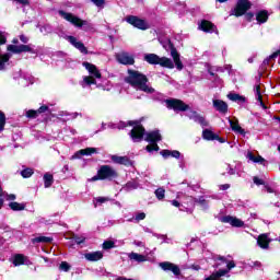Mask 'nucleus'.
I'll return each mask as SVG.
<instances>
[{
    "instance_id": "obj_1",
    "label": "nucleus",
    "mask_w": 280,
    "mask_h": 280,
    "mask_svg": "<svg viewBox=\"0 0 280 280\" xmlns=\"http://www.w3.org/2000/svg\"><path fill=\"white\" fill-rule=\"evenodd\" d=\"M128 74L126 82L131 84L133 89H137V91H143L144 93H154V89L148 86V78L144 74L135 70H128Z\"/></svg>"
},
{
    "instance_id": "obj_2",
    "label": "nucleus",
    "mask_w": 280,
    "mask_h": 280,
    "mask_svg": "<svg viewBox=\"0 0 280 280\" xmlns=\"http://www.w3.org/2000/svg\"><path fill=\"white\" fill-rule=\"evenodd\" d=\"M83 67L90 73L89 77H83V81L81 82V86L85 89L86 86H91V84H96L95 78L100 80V78H102V73L93 63L83 62Z\"/></svg>"
},
{
    "instance_id": "obj_3",
    "label": "nucleus",
    "mask_w": 280,
    "mask_h": 280,
    "mask_svg": "<svg viewBox=\"0 0 280 280\" xmlns=\"http://www.w3.org/2000/svg\"><path fill=\"white\" fill-rule=\"evenodd\" d=\"M59 15L61 19H65V21H68V23H71V25H73L74 27H83V30H85V32H89V30H91V27H93L91 25V23H89V21L82 20V19L78 18L77 15H73V13L59 11Z\"/></svg>"
},
{
    "instance_id": "obj_4",
    "label": "nucleus",
    "mask_w": 280,
    "mask_h": 280,
    "mask_svg": "<svg viewBox=\"0 0 280 280\" xmlns=\"http://www.w3.org/2000/svg\"><path fill=\"white\" fill-rule=\"evenodd\" d=\"M144 60L149 65H160V67H165L166 69H174V61L167 57H159L156 54L144 55Z\"/></svg>"
},
{
    "instance_id": "obj_5",
    "label": "nucleus",
    "mask_w": 280,
    "mask_h": 280,
    "mask_svg": "<svg viewBox=\"0 0 280 280\" xmlns=\"http://www.w3.org/2000/svg\"><path fill=\"white\" fill-rule=\"evenodd\" d=\"M110 178H117V171H115V168H113V166L103 165L98 170L97 175L92 177L91 180H93V182H95V180H106V179H110Z\"/></svg>"
},
{
    "instance_id": "obj_6",
    "label": "nucleus",
    "mask_w": 280,
    "mask_h": 280,
    "mask_svg": "<svg viewBox=\"0 0 280 280\" xmlns=\"http://www.w3.org/2000/svg\"><path fill=\"white\" fill-rule=\"evenodd\" d=\"M145 141H148L150 144L147 145L145 150L147 152H159V141H161V133L159 130L151 131L147 133Z\"/></svg>"
},
{
    "instance_id": "obj_7",
    "label": "nucleus",
    "mask_w": 280,
    "mask_h": 280,
    "mask_svg": "<svg viewBox=\"0 0 280 280\" xmlns=\"http://www.w3.org/2000/svg\"><path fill=\"white\" fill-rule=\"evenodd\" d=\"M128 126H135L130 132L132 141H141V139H143V136L145 135V129L143 128V126L139 125V121H129Z\"/></svg>"
},
{
    "instance_id": "obj_8",
    "label": "nucleus",
    "mask_w": 280,
    "mask_h": 280,
    "mask_svg": "<svg viewBox=\"0 0 280 280\" xmlns=\"http://www.w3.org/2000/svg\"><path fill=\"white\" fill-rule=\"evenodd\" d=\"M127 23H129V25H132L133 27H137L138 30H150V23H148L145 20L140 19L138 16L135 15H129L126 18Z\"/></svg>"
},
{
    "instance_id": "obj_9",
    "label": "nucleus",
    "mask_w": 280,
    "mask_h": 280,
    "mask_svg": "<svg viewBox=\"0 0 280 280\" xmlns=\"http://www.w3.org/2000/svg\"><path fill=\"white\" fill-rule=\"evenodd\" d=\"M250 10V2L248 0H238L235 9L233 10L234 16H244Z\"/></svg>"
},
{
    "instance_id": "obj_10",
    "label": "nucleus",
    "mask_w": 280,
    "mask_h": 280,
    "mask_svg": "<svg viewBox=\"0 0 280 280\" xmlns=\"http://www.w3.org/2000/svg\"><path fill=\"white\" fill-rule=\"evenodd\" d=\"M186 116L192 119L195 124H199L201 128H208L209 126V121H207V119L196 110H188Z\"/></svg>"
},
{
    "instance_id": "obj_11",
    "label": "nucleus",
    "mask_w": 280,
    "mask_h": 280,
    "mask_svg": "<svg viewBox=\"0 0 280 280\" xmlns=\"http://www.w3.org/2000/svg\"><path fill=\"white\" fill-rule=\"evenodd\" d=\"M165 104L167 106V108H173V110H189V105L185 104L183 101L180 100H166Z\"/></svg>"
},
{
    "instance_id": "obj_12",
    "label": "nucleus",
    "mask_w": 280,
    "mask_h": 280,
    "mask_svg": "<svg viewBox=\"0 0 280 280\" xmlns=\"http://www.w3.org/2000/svg\"><path fill=\"white\" fill-rule=\"evenodd\" d=\"M160 268H162V270L164 271H171L173 272V275H175L176 277H178V275H180V268L177 265H174L170 261H164V262H160Z\"/></svg>"
},
{
    "instance_id": "obj_13",
    "label": "nucleus",
    "mask_w": 280,
    "mask_h": 280,
    "mask_svg": "<svg viewBox=\"0 0 280 280\" xmlns=\"http://www.w3.org/2000/svg\"><path fill=\"white\" fill-rule=\"evenodd\" d=\"M116 59L120 62V65H135V57L128 52L117 54Z\"/></svg>"
},
{
    "instance_id": "obj_14",
    "label": "nucleus",
    "mask_w": 280,
    "mask_h": 280,
    "mask_svg": "<svg viewBox=\"0 0 280 280\" xmlns=\"http://www.w3.org/2000/svg\"><path fill=\"white\" fill-rule=\"evenodd\" d=\"M221 222H224L225 224H231V226H236L237 229H242V226H244V221L231 215L223 217L221 219Z\"/></svg>"
},
{
    "instance_id": "obj_15",
    "label": "nucleus",
    "mask_w": 280,
    "mask_h": 280,
    "mask_svg": "<svg viewBox=\"0 0 280 280\" xmlns=\"http://www.w3.org/2000/svg\"><path fill=\"white\" fill-rule=\"evenodd\" d=\"M96 152H97L96 148H85V149L79 150L71 156V161L75 159H80L81 156H91V154H95Z\"/></svg>"
},
{
    "instance_id": "obj_16",
    "label": "nucleus",
    "mask_w": 280,
    "mask_h": 280,
    "mask_svg": "<svg viewBox=\"0 0 280 280\" xmlns=\"http://www.w3.org/2000/svg\"><path fill=\"white\" fill-rule=\"evenodd\" d=\"M212 104L213 108H215L218 113H221L222 115H226V113H229V105L226 104V102L222 100H213Z\"/></svg>"
},
{
    "instance_id": "obj_17",
    "label": "nucleus",
    "mask_w": 280,
    "mask_h": 280,
    "mask_svg": "<svg viewBox=\"0 0 280 280\" xmlns=\"http://www.w3.org/2000/svg\"><path fill=\"white\" fill-rule=\"evenodd\" d=\"M67 40L72 44L75 49H79L81 54H89V50L84 47V44L82 42H78V38H75L74 36H68Z\"/></svg>"
},
{
    "instance_id": "obj_18",
    "label": "nucleus",
    "mask_w": 280,
    "mask_h": 280,
    "mask_svg": "<svg viewBox=\"0 0 280 280\" xmlns=\"http://www.w3.org/2000/svg\"><path fill=\"white\" fill-rule=\"evenodd\" d=\"M270 237H268V234H260L257 238V245L262 248L264 250H268L270 247Z\"/></svg>"
},
{
    "instance_id": "obj_19",
    "label": "nucleus",
    "mask_w": 280,
    "mask_h": 280,
    "mask_svg": "<svg viewBox=\"0 0 280 280\" xmlns=\"http://www.w3.org/2000/svg\"><path fill=\"white\" fill-rule=\"evenodd\" d=\"M230 127L232 128L233 132H236L237 135H246V131L240 126V120L237 118H229Z\"/></svg>"
},
{
    "instance_id": "obj_20",
    "label": "nucleus",
    "mask_w": 280,
    "mask_h": 280,
    "mask_svg": "<svg viewBox=\"0 0 280 280\" xmlns=\"http://www.w3.org/2000/svg\"><path fill=\"white\" fill-rule=\"evenodd\" d=\"M110 159L113 163H116L117 165H132L129 156L112 155Z\"/></svg>"
},
{
    "instance_id": "obj_21",
    "label": "nucleus",
    "mask_w": 280,
    "mask_h": 280,
    "mask_svg": "<svg viewBox=\"0 0 280 280\" xmlns=\"http://www.w3.org/2000/svg\"><path fill=\"white\" fill-rule=\"evenodd\" d=\"M48 108L49 107H47V105H43L37 110L30 109L26 112V117H28L30 119H36V117H38V115H40L42 113H46V110H48Z\"/></svg>"
},
{
    "instance_id": "obj_22",
    "label": "nucleus",
    "mask_w": 280,
    "mask_h": 280,
    "mask_svg": "<svg viewBox=\"0 0 280 280\" xmlns=\"http://www.w3.org/2000/svg\"><path fill=\"white\" fill-rule=\"evenodd\" d=\"M11 58H12V55L8 52L0 55V71H5L8 69Z\"/></svg>"
},
{
    "instance_id": "obj_23",
    "label": "nucleus",
    "mask_w": 280,
    "mask_h": 280,
    "mask_svg": "<svg viewBox=\"0 0 280 280\" xmlns=\"http://www.w3.org/2000/svg\"><path fill=\"white\" fill-rule=\"evenodd\" d=\"M171 56L174 60L176 69H178V71H183V62L180 61V55H178V51H176V49L173 48L171 50Z\"/></svg>"
},
{
    "instance_id": "obj_24",
    "label": "nucleus",
    "mask_w": 280,
    "mask_h": 280,
    "mask_svg": "<svg viewBox=\"0 0 280 280\" xmlns=\"http://www.w3.org/2000/svg\"><path fill=\"white\" fill-rule=\"evenodd\" d=\"M88 261H100L104 257L102 252H92L84 255Z\"/></svg>"
},
{
    "instance_id": "obj_25",
    "label": "nucleus",
    "mask_w": 280,
    "mask_h": 280,
    "mask_svg": "<svg viewBox=\"0 0 280 280\" xmlns=\"http://www.w3.org/2000/svg\"><path fill=\"white\" fill-rule=\"evenodd\" d=\"M246 159H248L253 163H259L260 165H266V159L261 158V155H255L253 154V152H247Z\"/></svg>"
},
{
    "instance_id": "obj_26",
    "label": "nucleus",
    "mask_w": 280,
    "mask_h": 280,
    "mask_svg": "<svg viewBox=\"0 0 280 280\" xmlns=\"http://www.w3.org/2000/svg\"><path fill=\"white\" fill-rule=\"evenodd\" d=\"M199 30L212 33L215 32V26L211 22L203 20L199 25Z\"/></svg>"
},
{
    "instance_id": "obj_27",
    "label": "nucleus",
    "mask_w": 280,
    "mask_h": 280,
    "mask_svg": "<svg viewBox=\"0 0 280 280\" xmlns=\"http://www.w3.org/2000/svg\"><path fill=\"white\" fill-rule=\"evenodd\" d=\"M254 92L256 95V100H257V102H259L260 106L265 109L268 108V107H266V104H264V98L261 96V85H259V84L255 85Z\"/></svg>"
},
{
    "instance_id": "obj_28",
    "label": "nucleus",
    "mask_w": 280,
    "mask_h": 280,
    "mask_svg": "<svg viewBox=\"0 0 280 280\" xmlns=\"http://www.w3.org/2000/svg\"><path fill=\"white\" fill-rule=\"evenodd\" d=\"M51 242H54V238L49 236H37L32 238L33 244H51Z\"/></svg>"
},
{
    "instance_id": "obj_29",
    "label": "nucleus",
    "mask_w": 280,
    "mask_h": 280,
    "mask_svg": "<svg viewBox=\"0 0 280 280\" xmlns=\"http://www.w3.org/2000/svg\"><path fill=\"white\" fill-rule=\"evenodd\" d=\"M129 259H131L133 261H138V264L148 261V257H145L144 255L138 254V253H130Z\"/></svg>"
},
{
    "instance_id": "obj_30",
    "label": "nucleus",
    "mask_w": 280,
    "mask_h": 280,
    "mask_svg": "<svg viewBox=\"0 0 280 280\" xmlns=\"http://www.w3.org/2000/svg\"><path fill=\"white\" fill-rule=\"evenodd\" d=\"M202 137L206 141H215V139H218V135L213 133V131L209 129H205L202 131Z\"/></svg>"
},
{
    "instance_id": "obj_31",
    "label": "nucleus",
    "mask_w": 280,
    "mask_h": 280,
    "mask_svg": "<svg viewBox=\"0 0 280 280\" xmlns=\"http://www.w3.org/2000/svg\"><path fill=\"white\" fill-rule=\"evenodd\" d=\"M229 100H231V102H237V104H244V102H246V98L240 94H235V93H230L228 94Z\"/></svg>"
},
{
    "instance_id": "obj_32",
    "label": "nucleus",
    "mask_w": 280,
    "mask_h": 280,
    "mask_svg": "<svg viewBox=\"0 0 280 280\" xmlns=\"http://www.w3.org/2000/svg\"><path fill=\"white\" fill-rule=\"evenodd\" d=\"M229 270H219L213 272L210 277L206 278L205 280H221L220 277H224V275H228Z\"/></svg>"
},
{
    "instance_id": "obj_33",
    "label": "nucleus",
    "mask_w": 280,
    "mask_h": 280,
    "mask_svg": "<svg viewBox=\"0 0 280 280\" xmlns=\"http://www.w3.org/2000/svg\"><path fill=\"white\" fill-rule=\"evenodd\" d=\"M9 207L12 211H25V203L13 201L9 203Z\"/></svg>"
},
{
    "instance_id": "obj_34",
    "label": "nucleus",
    "mask_w": 280,
    "mask_h": 280,
    "mask_svg": "<svg viewBox=\"0 0 280 280\" xmlns=\"http://www.w3.org/2000/svg\"><path fill=\"white\" fill-rule=\"evenodd\" d=\"M23 264H25V256L16 254L13 257V266H23Z\"/></svg>"
},
{
    "instance_id": "obj_35",
    "label": "nucleus",
    "mask_w": 280,
    "mask_h": 280,
    "mask_svg": "<svg viewBox=\"0 0 280 280\" xmlns=\"http://www.w3.org/2000/svg\"><path fill=\"white\" fill-rule=\"evenodd\" d=\"M256 21H258V23H266V21H268V12L259 11L256 15Z\"/></svg>"
},
{
    "instance_id": "obj_36",
    "label": "nucleus",
    "mask_w": 280,
    "mask_h": 280,
    "mask_svg": "<svg viewBox=\"0 0 280 280\" xmlns=\"http://www.w3.org/2000/svg\"><path fill=\"white\" fill-rule=\"evenodd\" d=\"M51 185H54V175L45 174L44 175V186L46 188H49V187H51Z\"/></svg>"
},
{
    "instance_id": "obj_37",
    "label": "nucleus",
    "mask_w": 280,
    "mask_h": 280,
    "mask_svg": "<svg viewBox=\"0 0 280 280\" xmlns=\"http://www.w3.org/2000/svg\"><path fill=\"white\" fill-rule=\"evenodd\" d=\"M219 261H222V264H226V268H228V269H219V270H228L229 272L230 270H233V268H235V262L229 261L224 259V257H219Z\"/></svg>"
},
{
    "instance_id": "obj_38",
    "label": "nucleus",
    "mask_w": 280,
    "mask_h": 280,
    "mask_svg": "<svg viewBox=\"0 0 280 280\" xmlns=\"http://www.w3.org/2000/svg\"><path fill=\"white\" fill-rule=\"evenodd\" d=\"M21 54H36V50L32 48V45H20Z\"/></svg>"
},
{
    "instance_id": "obj_39",
    "label": "nucleus",
    "mask_w": 280,
    "mask_h": 280,
    "mask_svg": "<svg viewBox=\"0 0 280 280\" xmlns=\"http://www.w3.org/2000/svg\"><path fill=\"white\" fill-rule=\"evenodd\" d=\"M195 202H197V205H199L201 209H209V201H207L205 197H199L198 199L195 200Z\"/></svg>"
},
{
    "instance_id": "obj_40",
    "label": "nucleus",
    "mask_w": 280,
    "mask_h": 280,
    "mask_svg": "<svg viewBox=\"0 0 280 280\" xmlns=\"http://www.w3.org/2000/svg\"><path fill=\"white\" fill-rule=\"evenodd\" d=\"M7 49L8 51H11V54H21V45H9Z\"/></svg>"
},
{
    "instance_id": "obj_41",
    "label": "nucleus",
    "mask_w": 280,
    "mask_h": 280,
    "mask_svg": "<svg viewBox=\"0 0 280 280\" xmlns=\"http://www.w3.org/2000/svg\"><path fill=\"white\" fill-rule=\"evenodd\" d=\"M155 196H156L158 200H163V198H165V189L158 188L155 190Z\"/></svg>"
},
{
    "instance_id": "obj_42",
    "label": "nucleus",
    "mask_w": 280,
    "mask_h": 280,
    "mask_svg": "<svg viewBox=\"0 0 280 280\" xmlns=\"http://www.w3.org/2000/svg\"><path fill=\"white\" fill-rule=\"evenodd\" d=\"M104 250H110V248H115V242L113 241H105L103 243Z\"/></svg>"
},
{
    "instance_id": "obj_43",
    "label": "nucleus",
    "mask_w": 280,
    "mask_h": 280,
    "mask_svg": "<svg viewBox=\"0 0 280 280\" xmlns=\"http://www.w3.org/2000/svg\"><path fill=\"white\" fill-rule=\"evenodd\" d=\"M32 174H34V171L32 168H25L21 172V176H23V178H30Z\"/></svg>"
},
{
    "instance_id": "obj_44",
    "label": "nucleus",
    "mask_w": 280,
    "mask_h": 280,
    "mask_svg": "<svg viewBox=\"0 0 280 280\" xmlns=\"http://www.w3.org/2000/svg\"><path fill=\"white\" fill-rule=\"evenodd\" d=\"M3 128H5V114L0 112V132H2Z\"/></svg>"
},
{
    "instance_id": "obj_45",
    "label": "nucleus",
    "mask_w": 280,
    "mask_h": 280,
    "mask_svg": "<svg viewBox=\"0 0 280 280\" xmlns=\"http://www.w3.org/2000/svg\"><path fill=\"white\" fill-rule=\"evenodd\" d=\"M60 270H63V272H69L71 266L68 265L67 261H62L59 266Z\"/></svg>"
},
{
    "instance_id": "obj_46",
    "label": "nucleus",
    "mask_w": 280,
    "mask_h": 280,
    "mask_svg": "<svg viewBox=\"0 0 280 280\" xmlns=\"http://www.w3.org/2000/svg\"><path fill=\"white\" fill-rule=\"evenodd\" d=\"M224 170H226V173L230 174V176L235 175V170L231 167V164H224Z\"/></svg>"
},
{
    "instance_id": "obj_47",
    "label": "nucleus",
    "mask_w": 280,
    "mask_h": 280,
    "mask_svg": "<svg viewBox=\"0 0 280 280\" xmlns=\"http://www.w3.org/2000/svg\"><path fill=\"white\" fill-rule=\"evenodd\" d=\"M135 220H136V222H141V220H145V213L140 212V213L136 214Z\"/></svg>"
},
{
    "instance_id": "obj_48",
    "label": "nucleus",
    "mask_w": 280,
    "mask_h": 280,
    "mask_svg": "<svg viewBox=\"0 0 280 280\" xmlns=\"http://www.w3.org/2000/svg\"><path fill=\"white\" fill-rule=\"evenodd\" d=\"M160 154L163 156V159H170L172 151L170 150H162Z\"/></svg>"
},
{
    "instance_id": "obj_49",
    "label": "nucleus",
    "mask_w": 280,
    "mask_h": 280,
    "mask_svg": "<svg viewBox=\"0 0 280 280\" xmlns=\"http://www.w3.org/2000/svg\"><path fill=\"white\" fill-rule=\"evenodd\" d=\"M108 197H98L96 198V202H100V205H104V202H108Z\"/></svg>"
},
{
    "instance_id": "obj_50",
    "label": "nucleus",
    "mask_w": 280,
    "mask_h": 280,
    "mask_svg": "<svg viewBox=\"0 0 280 280\" xmlns=\"http://www.w3.org/2000/svg\"><path fill=\"white\" fill-rule=\"evenodd\" d=\"M171 156H173V159H180V152L179 151H171Z\"/></svg>"
},
{
    "instance_id": "obj_51",
    "label": "nucleus",
    "mask_w": 280,
    "mask_h": 280,
    "mask_svg": "<svg viewBox=\"0 0 280 280\" xmlns=\"http://www.w3.org/2000/svg\"><path fill=\"white\" fill-rule=\"evenodd\" d=\"M94 4H96L97 8H102L104 5V0H92Z\"/></svg>"
},
{
    "instance_id": "obj_52",
    "label": "nucleus",
    "mask_w": 280,
    "mask_h": 280,
    "mask_svg": "<svg viewBox=\"0 0 280 280\" xmlns=\"http://www.w3.org/2000/svg\"><path fill=\"white\" fill-rule=\"evenodd\" d=\"M20 40H21V43H24V44L30 43V38L25 35H20Z\"/></svg>"
},
{
    "instance_id": "obj_53",
    "label": "nucleus",
    "mask_w": 280,
    "mask_h": 280,
    "mask_svg": "<svg viewBox=\"0 0 280 280\" xmlns=\"http://www.w3.org/2000/svg\"><path fill=\"white\" fill-rule=\"evenodd\" d=\"M16 3H20V5H28L30 4V0H13Z\"/></svg>"
},
{
    "instance_id": "obj_54",
    "label": "nucleus",
    "mask_w": 280,
    "mask_h": 280,
    "mask_svg": "<svg viewBox=\"0 0 280 280\" xmlns=\"http://www.w3.org/2000/svg\"><path fill=\"white\" fill-rule=\"evenodd\" d=\"M5 35L3 34V32H0V45H5Z\"/></svg>"
},
{
    "instance_id": "obj_55",
    "label": "nucleus",
    "mask_w": 280,
    "mask_h": 280,
    "mask_svg": "<svg viewBox=\"0 0 280 280\" xmlns=\"http://www.w3.org/2000/svg\"><path fill=\"white\" fill-rule=\"evenodd\" d=\"M255 185H264V179H259V177H254Z\"/></svg>"
},
{
    "instance_id": "obj_56",
    "label": "nucleus",
    "mask_w": 280,
    "mask_h": 280,
    "mask_svg": "<svg viewBox=\"0 0 280 280\" xmlns=\"http://www.w3.org/2000/svg\"><path fill=\"white\" fill-rule=\"evenodd\" d=\"M75 244H83L84 243V237H74Z\"/></svg>"
},
{
    "instance_id": "obj_57",
    "label": "nucleus",
    "mask_w": 280,
    "mask_h": 280,
    "mask_svg": "<svg viewBox=\"0 0 280 280\" xmlns=\"http://www.w3.org/2000/svg\"><path fill=\"white\" fill-rule=\"evenodd\" d=\"M133 245H135V246H138V247H143V246H145V244H143V242H141V241H133Z\"/></svg>"
},
{
    "instance_id": "obj_58",
    "label": "nucleus",
    "mask_w": 280,
    "mask_h": 280,
    "mask_svg": "<svg viewBox=\"0 0 280 280\" xmlns=\"http://www.w3.org/2000/svg\"><path fill=\"white\" fill-rule=\"evenodd\" d=\"M230 187H231V185L224 184V185H221V186H220V189H221L222 191H226V189H229Z\"/></svg>"
},
{
    "instance_id": "obj_59",
    "label": "nucleus",
    "mask_w": 280,
    "mask_h": 280,
    "mask_svg": "<svg viewBox=\"0 0 280 280\" xmlns=\"http://www.w3.org/2000/svg\"><path fill=\"white\" fill-rule=\"evenodd\" d=\"M214 141H219V143H224L226 140H224V138H221L220 136L217 135V138H214Z\"/></svg>"
},
{
    "instance_id": "obj_60",
    "label": "nucleus",
    "mask_w": 280,
    "mask_h": 280,
    "mask_svg": "<svg viewBox=\"0 0 280 280\" xmlns=\"http://www.w3.org/2000/svg\"><path fill=\"white\" fill-rule=\"evenodd\" d=\"M7 200H16V195H7Z\"/></svg>"
},
{
    "instance_id": "obj_61",
    "label": "nucleus",
    "mask_w": 280,
    "mask_h": 280,
    "mask_svg": "<svg viewBox=\"0 0 280 280\" xmlns=\"http://www.w3.org/2000/svg\"><path fill=\"white\" fill-rule=\"evenodd\" d=\"M171 203L173 205V207H180V202L176 200H172Z\"/></svg>"
},
{
    "instance_id": "obj_62",
    "label": "nucleus",
    "mask_w": 280,
    "mask_h": 280,
    "mask_svg": "<svg viewBox=\"0 0 280 280\" xmlns=\"http://www.w3.org/2000/svg\"><path fill=\"white\" fill-rule=\"evenodd\" d=\"M126 126H127L126 122L120 121L118 128L119 130H121L122 128H126Z\"/></svg>"
},
{
    "instance_id": "obj_63",
    "label": "nucleus",
    "mask_w": 280,
    "mask_h": 280,
    "mask_svg": "<svg viewBox=\"0 0 280 280\" xmlns=\"http://www.w3.org/2000/svg\"><path fill=\"white\" fill-rule=\"evenodd\" d=\"M3 207V199L0 197V209Z\"/></svg>"
},
{
    "instance_id": "obj_64",
    "label": "nucleus",
    "mask_w": 280,
    "mask_h": 280,
    "mask_svg": "<svg viewBox=\"0 0 280 280\" xmlns=\"http://www.w3.org/2000/svg\"><path fill=\"white\" fill-rule=\"evenodd\" d=\"M19 43V39H13V44L16 45Z\"/></svg>"
}]
</instances>
